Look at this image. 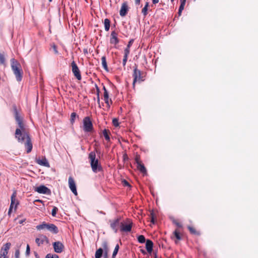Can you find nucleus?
<instances>
[{"mask_svg": "<svg viewBox=\"0 0 258 258\" xmlns=\"http://www.w3.org/2000/svg\"><path fill=\"white\" fill-rule=\"evenodd\" d=\"M52 48L53 49V51H54V53L55 54H58V51L57 50L56 46L55 45H53Z\"/></svg>", "mask_w": 258, "mask_h": 258, "instance_id": "c03bdc74", "label": "nucleus"}, {"mask_svg": "<svg viewBox=\"0 0 258 258\" xmlns=\"http://www.w3.org/2000/svg\"><path fill=\"white\" fill-rule=\"evenodd\" d=\"M153 4H156L159 2V0H152Z\"/></svg>", "mask_w": 258, "mask_h": 258, "instance_id": "3c124183", "label": "nucleus"}, {"mask_svg": "<svg viewBox=\"0 0 258 258\" xmlns=\"http://www.w3.org/2000/svg\"><path fill=\"white\" fill-rule=\"evenodd\" d=\"M11 246V244L10 242H7L5 244L3 247H2L1 250L4 251H7L9 252V250L10 249Z\"/></svg>", "mask_w": 258, "mask_h": 258, "instance_id": "4be33fe9", "label": "nucleus"}, {"mask_svg": "<svg viewBox=\"0 0 258 258\" xmlns=\"http://www.w3.org/2000/svg\"><path fill=\"white\" fill-rule=\"evenodd\" d=\"M35 191L42 194L50 195L51 193L50 190L46 186L43 185L35 188Z\"/></svg>", "mask_w": 258, "mask_h": 258, "instance_id": "9b49d317", "label": "nucleus"}, {"mask_svg": "<svg viewBox=\"0 0 258 258\" xmlns=\"http://www.w3.org/2000/svg\"><path fill=\"white\" fill-rule=\"evenodd\" d=\"M118 249H119V245L118 244H117L115 246L114 251L113 252L112 258H115V256L116 255V254L118 252Z\"/></svg>", "mask_w": 258, "mask_h": 258, "instance_id": "cd10ccee", "label": "nucleus"}, {"mask_svg": "<svg viewBox=\"0 0 258 258\" xmlns=\"http://www.w3.org/2000/svg\"><path fill=\"white\" fill-rule=\"evenodd\" d=\"M48 1H49V2H51V1H52V0H48Z\"/></svg>", "mask_w": 258, "mask_h": 258, "instance_id": "4d7b16f0", "label": "nucleus"}, {"mask_svg": "<svg viewBox=\"0 0 258 258\" xmlns=\"http://www.w3.org/2000/svg\"><path fill=\"white\" fill-rule=\"evenodd\" d=\"M181 3L180 6V7L179 8V10H178L179 15H181V12L183 11V10L184 9V6L185 5V3Z\"/></svg>", "mask_w": 258, "mask_h": 258, "instance_id": "7c9ffc66", "label": "nucleus"}, {"mask_svg": "<svg viewBox=\"0 0 258 258\" xmlns=\"http://www.w3.org/2000/svg\"><path fill=\"white\" fill-rule=\"evenodd\" d=\"M186 0H180V3H186Z\"/></svg>", "mask_w": 258, "mask_h": 258, "instance_id": "5fc2aeb1", "label": "nucleus"}, {"mask_svg": "<svg viewBox=\"0 0 258 258\" xmlns=\"http://www.w3.org/2000/svg\"><path fill=\"white\" fill-rule=\"evenodd\" d=\"M135 160H136V162L137 165H138V163H141V162H140V161L139 160V158L138 157H136Z\"/></svg>", "mask_w": 258, "mask_h": 258, "instance_id": "de8ad7c7", "label": "nucleus"}, {"mask_svg": "<svg viewBox=\"0 0 258 258\" xmlns=\"http://www.w3.org/2000/svg\"><path fill=\"white\" fill-rule=\"evenodd\" d=\"M37 163L40 165H43L45 167H49V163L45 158L37 160Z\"/></svg>", "mask_w": 258, "mask_h": 258, "instance_id": "aec40b11", "label": "nucleus"}, {"mask_svg": "<svg viewBox=\"0 0 258 258\" xmlns=\"http://www.w3.org/2000/svg\"><path fill=\"white\" fill-rule=\"evenodd\" d=\"M69 185L72 192L76 196L78 195L75 182L72 177L69 178Z\"/></svg>", "mask_w": 258, "mask_h": 258, "instance_id": "4468645a", "label": "nucleus"}, {"mask_svg": "<svg viewBox=\"0 0 258 258\" xmlns=\"http://www.w3.org/2000/svg\"><path fill=\"white\" fill-rule=\"evenodd\" d=\"M103 136H104V138L106 139V140L109 141L110 140V138L109 137L108 132L106 130H104L103 131Z\"/></svg>", "mask_w": 258, "mask_h": 258, "instance_id": "473e14b6", "label": "nucleus"}, {"mask_svg": "<svg viewBox=\"0 0 258 258\" xmlns=\"http://www.w3.org/2000/svg\"><path fill=\"white\" fill-rule=\"evenodd\" d=\"M45 241L48 243V239L46 236L43 235H40L39 237L36 238L35 239V242L38 246L43 244Z\"/></svg>", "mask_w": 258, "mask_h": 258, "instance_id": "dca6fc26", "label": "nucleus"}, {"mask_svg": "<svg viewBox=\"0 0 258 258\" xmlns=\"http://www.w3.org/2000/svg\"><path fill=\"white\" fill-rule=\"evenodd\" d=\"M20 246H17L15 250V258H20Z\"/></svg>", "mask_w": 258, "mask_h": 258, "instance_id": "c85d7f7f", "label": "nucleus"}, {"mask_svg": "<svg viewBox=\"0 0 258 258\" xmlns=\"http://www.w3.org/2000/svg\"><path fill=\"white\" fill-rule=\"evenodd\" d=\"M8 254V252L0 250V258H9Z\"/></svg>", "mask_w": 258, "mask_h": 258, "instance_id": "bb28decb", "label": "nucleus"}, {"mask_svg": "<svg viewBox=\"0 0 258 258\" xmlns=\"http://www.w3.org/2000/svg\"><path fill=\"white\" fill-rule=\"evenodd\" d=\"M124 184L125 185H129V183L126 180L124 181Z\"/></svg>", "mask_w": 258, "mask_h": 258, "instance_id": "864d4df0", "label": "nucleus"}, {"mask_svg": "<svg viewBox=\"0 0 258 258\" xmlns=\"http://www.w3.org/2000/svg\"><path fill=\"white\" fill-rule=\"evenodd\" d=\"M102 248H99L96 250L95 254V258H101L103 253L104 257L105 258L107 257L109 250L107 241H103L102 244Z\"/></svg>", "mask_w": 258, "mask_h": 258, "instance_id": "423d86ee", "label": "nucleus"}, {"mask_svg": "<svg viewBox=\"0 0 258 258\" xmlns=\"http://www.w3.org/2000/svg\"><path fill=\"white\" fill-rule=\"evenodd\" d=\"M137 166L138 169L141 172L143 173V174L146 173V169L143 164L138 163V165Z\"/></svg>", "mask_w": 258, "mask_h": 258, "instance_id": "412c9836", "label": "nucleus"}, {"mask_svg": "<svg viewBox=\"0 0 258 258\" xmlns=\"http://www.w3.org/2000/svg\"><path fill=\"white\" fill-rule=\"evenodd\" d=\"M101 61H102V65L103 68L107 71H108V67L107 62L106 61V57L105 56H102L101 58Z\"/></svg>", "mask_w": 258, "mask_h": 258, "instance_id": "b1692460", "label": "nucleus"}, {"mask_svg": "<svg viewBox=\"0 0 258 258\" xmlns=\"http://www.w3.org/2000/svg\"><path fill=\"white\" fill-rule=\"evenodd\" d=\"M71 66L72 67V72H73L74 76L76 77V78L78 80H81V75L80 74V70H79L77 65L76 64V63H75V62L74 61H73L72 62Z\"/></svg>", "mask_w": 258, "mask_h": 258, "instance_id": "9d476101", "label": "nucleus"}, {"mask_svg": "<svg viewBox=\"0 0 258 258\" xmlns=\"http://www.w3.org/2000/svg\"><path fill=\"white\" fill-rule=\"evenodd\" d=\"M57 210H58V209L56 207H54L53 208L52 212H51V215L53 217H55L56 216V214Z\"/></svg>", "mask_w": 258, "mask_h": 258, "instance_id": "c9c22d12", "label": "nucleus"}, {"mask_svg": "<svg viewBox=\"0 0 258 258\" xmlns=\"http://www.w3.org/2000/svg\"><path fill=\"white\" fill-rule=\"evenodd\" d=\"M16 198V192L15 191L13 192V194H12V195L11 196V205H10V208L9 210V212H8L9 214H10L11 213V212H12L14 206H15V208L16 209L17 205L18 204Z\"/></svg>", "mask_w": 258, "mask_h": 258, "instance_id": "f8f14e48", "label": "nucleus"}, {"mask_svg": "<svg viewBox=\"0 0 258 258\" xmlns=\"http://www.w3.org/2000/svg\"><path fill=\"white\" fill-rule=\"evenodd\" d=\"M11 68L18 81H21L22 78L23 72L20 63L14 58L11 59Z\"/></svg>", "mask_w": 258, "mask_h": 258, "instance_id": "f03ea898", "label": "nucleus"}, {"mask_svg": "<svg viewBox=\"0 0 258 258\" xmlns=\"http://www.w3.org/2000/svg\"><path fill=\"white\" fill-rule=\"evenodd\" d=\"M128 54H129L128 53V50H126L125 52H124V56L122 60V64L124 67L126 64Z\"/></svg>", "mask_w": 258, "mask_h": 258, "instance_id": "393cba45", "label": "nucleus"}, {"mask_svg": "<svg viewBox=\"0 0 258 258\" xmlns=\"http://www.w3.org/2000/svg\"><path fill=\"white\" fill-rule=\"evenodd\" d=\"M11 68L18 81H21L22 78L23 72L20 63L14 58L11 59Z\"/></svg>", "mask_w": 258, "mask_h": 258, "instance_id": "7ed1b4c3", "label": "nucleus"}, {"mask_svg": "<svg viewBox=\"0 0 258 258\" xmlns=\"http://www.w3.org/2000/svg\"><path fill=\"white\" fill-rule=\"evenodd\" d=\"M128 10L127 5L125 3H123L121 7V9L119 11V14L121 16L123 17L125 16Z\"/></svg>", "mask_w": 258, "mask_h": 258, "instance_id": "f3484780", "label": "nucleus"}, {"mask_svg": "<svg viewBox=\"0 0 258 258\" xmlns=\"http://www.w3.org/2000/svg\"><path fill=\"white\" fill-rule=\"evenodd\" d=\"M119 219H116L114 221H112L110 223V226L111 228L114 231L115 233L117 232V227L119 225Z\"/></svg>", "mask_w": 258, "mask_h": 258, "instance_id": "a211bd4d", "label": "nucleus"}, {"mask_svg": "<svg viewBox=\"0 0 258 258\" xmlns=\"http://www.w3.org/2000/svg\"><path fill=\"white\" fill-rule=\"evenodd\" d=\"M174 234L175 237L177 239L180 240L181 239V237L180 236L179 233L177 231L175 230L174 232Z\"/></svg>", "mask_w": 258, "mask_h": 258, "instance_id": "58836bf2", "label": "nucleus"}, {"mask_svg": "<svg viewBox=\"0 0 258 258\" xmlns=\"http://www.w3.org/2000/svg\"><path fill=\"white\" fill-rule=\"evenodd\" d=\"M91 166L92 171L97 173L102 170L101 166L99 164V160L96 158V154L94 152H91L89 154Z\"/></svg>", "mask_w": 258, "mask_h": 258, "instance_id": "20e7f679", "label": "nucleus"}, {"mask_svg": "<svg viewBox=\"0 0 258 258\" xmlns=\"http://www.w3.org/2000/svg\"><path fill=\"white\" fill-rule=\"evenodd\" d=\"M188 229H189V230L190 231V232L191 233H193V234L197 233L196 230L193 227H190V226H188Z\"/></svg>", "mask_w": 258, "mask_h": 258, "instance_id": "ea45409f", "label": "nucleus"}, {"mask_svg": "<svg viewBox=\"0 0 258 258\" xmlns=\"http://www.w3.org/2000/svg\"><path fill=\"white\" fill-rule=\"evenodd\" d=\"M5 61V58L4 55L0 53V63L4 64Z\"/></svg>", "mask_w": 258, "mask_h": 258, "instance_id": "f704fd0d", "label": "nucleus"}, {"mask_svg": "<svg viewBox=\"0 0 258 258\" xmlns=\"http://www.w3.org/2000/svg\"><path fill=\"white\" fill-rule=\"evenodd\" d=\"M153 246V243L151 240L149 239L146 240V248L149 253H151V252L152 251Z\"/></svg>", "mask_w": 258, "mask_h": 258, "instance_id": "6ab92c4d", "label": "nucleus"}, {"mask_svg": "<svg viewBox=\"0 0 258 258\" xmlns=\"http://www.w3.org/2000/svg\"><path fill=\"white\" fill-rule=\"evenodd\" d=\"M133 76L134 77V81L133 85V86L135 87L136 82H141L143 81L141 77V72L140 70H138L137 68H135L134 69Z\"/></svg>", "mask_w": 258, "mask_h": 258, "instance_id": "1a4fd4ad", "label": "nucleus"}, {"mask_svg": "<svg viewBox=\"0 0 258 258\" xmlns=\"http://www.w3.org/2000/svg\"><path fill=\"white\" fill-rule=\"evenodd\" d=\"M138 240L140 243H143L146 241L145 237L144 235H141L138 236Z\"/></svg>", "mask_w": 258, "mask_h": 258, "instance_id": "c756f323", "label": "nucleus"}, {"mask_svg": "<svg viewBox=\"0 0 258 258\" xmlns=\"http://www.w3.org/2000/svg\"><path fill=\"white\" fill-rule=\"evenodd\" d=\"M149 4L148 3H146L145 6L143 8V9L142 10V13L143 14L144 16H146L147 15V11H148V7Z\"/></svg>", "mask_w": 258, "mask_h": 258, "instance_id": "a878e982", "label": "nucleus"}, {"mask_svg": "<svg viewBox=\"0 0 258 258\" xmlns=\"http://www.w3.org/2000/svg\"><path fill=\"white\" fill-rule=\"evenodd\" d=\"M112 122H113V125L115 126H117L119 125L118 120L117 119H116V118H114L113 119Z\"/></svg>", "mask_w": 258, "mask_h": 258, "instance_id": "79ce46f5", "label": "nucleus"}, {"mask_svg": "<svg viewBox=\"0 0 258 258\" xmlns=\"http://www.w3.org/2000/svg\"><path fill=\"white\" fill-rule=\"evenodd\" d=\"M35 202H40L41 203L42 202V201L40 200H36L35 201Z\"/></svg>", "mask_w": 258, "mask_h": 258, "instance_id": "6e6d98bb", "label": "nucleus"}, {"mask_svg": "<svg viewBox=\"0 0 258 258\" xmlns=\"http://www.w3.org/2000/svg\"><path fill=\"white\" fill-rule=\"evenodd\" d=\"M97 89V96H99V88L96 86Z\"/></svg>", "mask_w": 258, "mask_h": 258, "instance_id": "8fccbe9b", "label": "nucleus"}, {"mask_svg": "<svg viewBox=\"0 0 258 258\" xmlns=\"http://www.w3.org/2000/svg\"><path fill=\"white\" fill-rule=\"evenodd\" d=\"M151 222L153 223H155L154 216L153 212L151 213Z\"/></svg>", "mask_w": 258, "mask_h": 258, "instance_id": "49530a36", "label": "nucleus"}, {"mask_svg": "<svg viewBox=\"0 0 258 258\" xmlns=\"http://www.w3.org/2000/svg\"><path fill=\"white\" fill-rule=\"evenodd\" d=\"M97 102H98V103L100 104V97H99V96H97Z\"/></svg>", "mask_w": 258, "mask_h": 258, "instance_id": "603ef678", "label": "nucleus"}, {"mask_svg": "<svg viewBox=\"0 0 258 258\" xmlns=\"http://www.w3.org/2000/svg\"><path fill=\"white\" fill-rule=\"evenodd\" d=\"M104 24L105 31H108L110 28V20L108 19H105Z\"/></svg>", "mask_w": 258, "mask_h": 258, "instance_id": "5701e85b", "label": "nucleus"}, {"mask_svg": "<svg viewBox=\"0 0 258 258\" xmlns=\"http://www.w3.org/2000/svg\"><path fill=\"white\" fill-rule=\"evenodd\" d=\"M30 251V246H29V245L28 244H27V247H26V255L27 256L29 255Z\"/></svg>", "mask_w": 258, "mask_h": 258, "instance_id": "37998d69", "label": "nucleus"}, {"mask_svg": "<svg viewBox=\"0 0 258 258\" xmlns=\"http://www.w3.org/2000/svg\"><path fill=\"white\" fill-rule=\"evenodd\" d=\"M92 122L89 117H85L83 119V130L85 132H91L93 130Z\"/></svg>", "mask_w": 258, "mask_h": 258, "instance_id": "0eeeda50", "label": "nucleus"}, {"mask_svg": "<svg viewBox=\"0 0 258 258\" xmlns=\"http://www.w3.org/2000/svg\"><path fill=\"white\" fill-rule=\"evenodd\" d=\"M133 40H131L127 45V47H126V48L124 49V52H125L126 50H128V53L130 54V47L133 44Z\"/></svg>", "mask_w": 258, "mask_h": 258, "instance_id": "2f4dec72", "label": "nucleus"}, {"mask_svg": "<svg viewBox=\"0 0 258 258\" xmlns=\"http://www.w3.org/2000/svg\"><path fill=\"white\" fill-rule=\"evenodd\" d=\"M15 119L18 124V127L15 132V138L18 142L24 144L27 153H30L32 149V143L29 134L28 130L23 122L22 118L18 113L15 112Z\"/></svg>", "mask_w": 258, "mask_h": 258, "instance_id": "f257e3e1", "label": "nucleus"}, {"mask_svg": "<svg viewBox=\"0 0 258 258\" xmlns=\"http://www.w3.org/2000/svg\"><path fill=\"white\" fill-rule=\"evenodd\" d=\"M132 225L133 223L130 220H127L125 222H121L120 225V231L124 232L131 231Z\"/></svg>", "mask_w": 258, "mask_h": 258, "instance_id": "6e6552de", "label": "nucleus"}, {"mask_svg": "<svg viewBox=\"0 0 258 258\" xmlns=\"http://www.w3.org/2000/svg\"><path fill=\"white\" fill-rule=\"evenodd\" d=\"M110 42L111 44L115 45L119 42V40L117 38V34L114 31H112L111 33Z\"/></svg>", "mask_w": 258, "mask_h": 258, "instance_id": "2eb2a0df", "label": "nucleus"}, {"mask_svg": "<svg viewBox=\"0 0 258 258\" xmlns=\"http://www.w3.org/2000/svg\"><path fill=\"white\" fill-rule=\"evenodd\" d=\"M36 229L38 230H41L44 229H46L50 232L54 234L58 233V230L57 227L53 224H47L43 222L42 224L38 225L36 226Z\"/></svg>", "mask_w": 258, "mask_h": 258, "instance_id": "39448f33", "label": "nucleus"}, {"mask_svg": "<svg viewBox=\"0 0 258 258\" xmlns=\"http://www.w3.org/2000/svg\"><path fill=\"white\" fill-rule=\"evenodd\" d=\"M172 2H173L174 0H171Z\"/></svg>", "mask_w": 258, "mask_h": 258, "instance_id": "13d9d810", "label": "nucleus"}, {"mask_svg": "<svg viewBox=\"0 0 258 258\" xmlns=\"http://www.w3.org/2000/svg\"><path fill=\"white\" fill-rule=\"evenodd\" d=\"M105 103L107 104V106L109 107L110 106V102L112 103V101L110 100H109L108 98H104Z\"/></svg>", "mask_w": 258, "mask_h": 258, "instance_id": "a19ab883", "label": "nucleus"}, {"mask_svg": "<svg viewBox=\"0 0 258 258\" xmlns=\"http://www.w3.org/2000/svg\"><path fill=\"white\" fill-rule=\"evenodd\" d=\"M174 223L176 224V225L177 226H178V227H182V225L181 224H180V223L177 222L176 221L174 220L173 221Z\"/></svg>", "mask_w": 258, "mask_h": 258, "instance_id": "a18cd8bd", "label": "nucleus"}, {"mask_svg": "<svg viewBox=\"0 0 258 258\" xmlns=\"http://www.w3.org/2000/svg\"><path fill=\"white\" fill-rule=\"evenodd\" d=\"M76 116H77V114H76V113L73 112V113H71V123L72 124L74 122Z\"/></svg>", "mask_w": 258, "mask_h": 258, "instance_id": "72a5a7b5", "label": "nucleus"}, {"mask_svg": "<svg viewBox=\"0 0 258 258\" xmlns=\"http://www.w3.org/2000/svg\"><path fill=\"white\" fill-rule=\"evenodd\" d=\"M54 251L56 253H61L64 248L63 244L59 242L56 241L53 243Z\"/></svg>", "mask_w": 258, "mask_h": 258, "instance_id": "ddd939ff", "label": "nucleus"}, {"mask_svg": "<svg viewBox=\"0 0 258 258\" xmlns=\"http://www.w3.org/2000/svg\"><path fill=\"white\" fill-rule=\"evenodd\" d=\"M103 90L104 91V98H109L108 92L104 86L103 87Z\"/></svg>", "mask_w": 258, "mask_h": 258, "instance_id": "4c0bfd02", "label": "nucleus"}, {"mask_svg": "<svg viewBox=\"0 0 258 258\" xmlns=\"http://www.w3.org/2000/svg\"><path fill=\"white\" fill-rule=\"evenodd\" d=\"M58 256L57 254H48L45 256V258H58Z\"/></svg>", "mask_w": 258, "mask_h": 258, "instance_id": "e433bc0d", "label": "nucleus"}, {"mask_svg": "<svg viewBox=\"0 0 258 258\" xmlns=\"http://www.w3.org/2000/svg\"><path fill=\"white\" fill-rule=\"evenodd\" d=\"M141 0H135V4L136 5L139 6Z\"/></svg>", "mask_w": 258, "mask_h": 258, "instance_id": "09e8293b", "label": "nucleus"}]
</instances>
